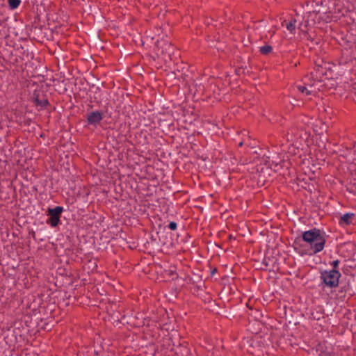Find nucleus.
I'll list each match as a JSON object with an SVG mask.
<instances>
[{
	"label": "nucleus",
	"instance_id": "obj_1",
	"mask_svg": "<svg viewBox=\"0 0 356 356\" xmlns=\"http://www.w3.org/2000/svg\"><path fill=\"white\" fill-rule=\"evenodd\" d=\"M302 240L307 245H300L302 248L299 254L303 255H314L321 252L326 242L325 234L321 230L314 228L302 233Z\"/></svg>",
	"mask_w": 356,
	"mask_h": 356
},
{
	"label": "nucleus",
	"instance_id": "obj_2",
	"mask_svg": "<svg viewBox=\"0 0 356 356\" xmlns=\"http://www.w3.org/2000/svg\"><path fill=\"white\" fill-rule=\"evenodd\" d=\"M341 276L338 270L332 269L321 271L320 278L325 287L332 289L339 286Z\"/></svg>",
	"mask_w": 356,
	"mask_h": 356
},
{
	"label": "nucleus",
	"instance_id": "obj_3",
	"mask_svg": "<svg viewBox=\"0 0 356 356\" xmlns=\"http://www.w3.org/2000/svg\"><path fill=\"white\" fill-rule=\"evenodd\" d=\"M63 211L62 207H56L54 209H49L48 213L49 219L47 223H49L51 227H56L60 222V218Z\"/></svg>",
	"mask_w": 356,
	"mask_h": 356
},
{
	"label": "nucleus",
	"instance_id": "obj_4",
	"mask_svg": "<svg viewBox=\"0 0 356 356\" xmlns=\"http://www.w3.org/2000/svg\"><path fill=\"white\" fill-rule=\"evenodd\" d=\"M104 115L102 112L95 111L88 113L87 115V122L89 124L97 127L102 120Z\"/></svg>",
	"mask_w": 356,
	"mask_h": 356
},
{
	"label": "nucleus",
	"instance_id": "obj_5",
	"mask_svg": "<svg viewBox=\"0 0 356 356\" xmlns=\"http://www.w3.org/2000/svg\"><path fill=\"white\" fill-rule=\"evenodd\" d=\"M353 218H354V213H346L341 216L339 223L343 225H350L352 223V220H353Z\"/></svg>",
	"mask_w": 356,
	"mask_h": 356
},
{
	"label": "nucleus",
	"instance_id": "obj_6",
	"mask_svg": "<svg viewBox=\"0 0 356 356\" xmlns=\"http://www.w3.org/2000/svg\"><path fill=\"white\" fill-rule=\"evenodd\" d=\"M9 8L11 10H15L19 7L21 0H8Z\"/></svg>",
	"mask_w": 356,
	"mask_h": 356
},
{
	"label": "nucleus",
	"instance_id": "obj_7",
	"mask_svg": "<svg viewBox=\"0 0 356 356\" xmlns=\"http://www.w3.org/2000/svg\"><path fill=\"white\" fill-rule=\"evenodd\" d=\"M272 47L270 45H264L260 47V52L264 55H267L272 51Z\"/></svg>",
	"mask_w": 356,
	"mask_h": 356
},
{
	"label": "nucleus",
	"instance_id": "obj_8",
	"mask_svg": "<svg viewBox=\"0 0 356 356\" xmlns=\"http://www.w3.org/2000/svg\"><path fill=\"white\" fill-rule=\"evenodd\" d=\"M286 29L289 31H290L291 33H293L296 29V20L290 22L286 25Z\"/></svg>",
	"mask_w": 356,
	"mask_h": 356
},
{
	"label": "nucleus",
	"instance_id": "obj_9",
	"mask_svg": "<svg viewBox=\"0 0 356 356\" xmlns=\"http://www.w3.org/2000/svg\"><path fill=\"white\" fill-rule=\"evenodd\" d=\"M298 89L302 93H306V95H307L310 94V92L305 86H298Z\"/></svg>",
	"mask_w": 356,
	"mask_h": 356
},
{
	"label": "nucleus",
	"instance_id": "obj_10",
	"mask_svg": "<svg viewBox=\"0 0 356 356\" xmlns=\"http://www.w3.org/2000/svg\"><path fill=\"white\" fill-rule=\"evenodd\" d=\"M168 227L171 230H175L177 227V224L175 222H170L168 225Z\"/></svg>",
	"mask_w": 356,
	"mask_h": 356
},
{
	"label": "nucleus",
	"instance_id": "obj_11",
	"mask_svg": "<svg viewBox=\"0 0 356 356\" xmlns=\"http://www.w3.org/2000/svg\"><path fill=\"white\" fill-rule=\"evenodd\" d=\"M339 260H334L331 263V266L333 267V269L337 270V268L339 267Z\"/></svg>",
	"mask_w": 356,
	"mask_h": 356
}]
</instances>
